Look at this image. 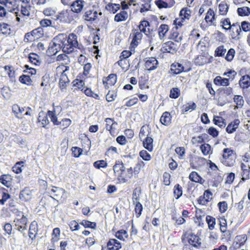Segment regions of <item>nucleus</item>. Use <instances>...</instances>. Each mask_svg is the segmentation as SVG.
Wrapping results in <instances>:
<instances>
[{
	"label": "nucleus",
	"instance_id": "obj_1",
	"mask_svg": "<svg viewBox=\"0 0 250 250\" xmlns=\"http://www.w3.org/2000/svg\"><path fill=\"white\" fill-rule=\"evenodd\" d=\"M67 39V36L66 34L62 33L58 34L53 39V44L51 46V49H53V51L55 50L56 53L62 49L63 52H64L66 42H68Z\"/></svg>",
	"mask_w": 250,
	"mask_h": 250
},
{
	"label": "nucleus",
	"instance_id": "obj_2",
	"mask_svg": "<svg viewBox=\"0 0 250 250\" xmlns=\"http://www.w3.org/2000/svg\"><path fill=\"white\" fill-rule=\"evenodd\" d=\"M67 41H68V42H66L64 53H70L72 52L74 50V48L78 47L79 49L80 48L78 46L77 36L75 34L73 33L70 34L67 36Z\"/></svg>",
	"mask_w": 250,
	"mask_h": 250
},
{
	"label": "nucleus",
	"instance_id": "obj_3",
	"mask_svg": "<svg viewBox=\"0 0 250 250\" xmlns=\"http://www.w3.org/2000/svg\"><path fill=\"white\" fill-rule=\"evenodd\" d=\"M180 45V43L168 41L163 44L162 50L164 52H167L174 54L177 51Z\"/></svg>",
	"mask_w": 250,
	"mask_h": 250
},
{
	"label": "nucleus",
	"instance_id": "obj_4",
	"mask_svg": "<svg viewBox=\"0 0 250 250\" xmlns=\"http://www.w3.org/2000/svg\"><path fill=\"white\" fill-rule=\"evenodd\" d=\"M83 2L84 1L83 0H76L73 1L70 4L71 9L70 11L71 13L72 14L73 13H80L83 9Z\"/></svg>",
	"mask_w": 250,
	"mask_h": 250
},
{
	"label": "nucleus",
	"instance_id": "obj_5",
	"mask_svg": "<svg viewBox=\"0 0 250 250\" xmlns=\"http://www.w3.org/2000/svg\"><path fill=\"white\" fill-rule=\"evenodd\" d=\"M158 61L156 58L153 57L149 58L146 62L145 68L148 71L155 69L157 67Z\"/></svg>",
	"mask_w": 250,
	"mask_h": 250
},
{
	"label": "nucleus",
	"instance_id": "obj_6",
	"mask_svg": "<svg viewBox=\"0 0 250 250\" xmlns=\"http://www.w3.org/2000/svg\"><path fill=\"white\" fill-rule=\"evenodd\" d=\"M231 29H232V38L235 40H239L241 37L240 32H241V28L239 24L237 22L233 23L232 24Z\"/></svg>",
	"mask_w": 250,
	"mask_h": 250
},
{
	"label": "nucleus",
	"instance_id": "obj_7",
	"mask_svg": "<svg viewBox=\"0 0 250 250\" xmlns=\"http://www.w3.org/2000/svg\"><path fill=\"white\" fill-rule=\"evenodd\" d=\"M71 14L70 10H63L57 16L56 19L59 20L61 22H70L71 20L68 17Z\"/></svg>",
	"mask_w": 250,
	"mask_h": 250
},
{
	"label": "nucleus",
	"instance_id": "obj_8",
	"mask_svg": "<svg viewBox=\"0 0 250 250\" xmlns=\"http://www.w3.org/2000/svg\"><path fill=\"white\" fill-rule=\"evenodd\" d=\"M149 22L146 21H141L140 24L138 26L140 31L144 32L146 36H148V34H151V32L153 31L152 29L150 30L149 28Z\"/></svg>",
	"mask_w": 250,
	"mask_h": 250
},
{
	"label": "nucleus",
	"instance_id": "obj_9",
	"mask_svg": "<svg viewBox=\"0 0 250 250\" xmlns=\"http://www.w3.org/2000/svg\"><path fill=\"white\" fill-rule=\"evenodd\" d=\"M97 12L96 11L89 10L85 12L83 16V19L87 21H95L97 18Z\"/></svg>",
	"mask_w": 250,
	"mask_h": 250
},
{
	"label": "nucleus",
	"instance_id": "obj_10",
	"mask_svg": "<svg viewBox=\"0 0 250 250\" xmlns=\"http://www.w3.org/2000/svg\"><path fill=\"white\" fill-rule=\"evenodd\" d=\"M108 250H119L122 247L120 242L115 239H110L107 243Z\"/></svg>",
	"mask_w": 250,
	"mask_h": 250
},
{
	"label": "nucleus",
	"instance_id": "obj_11",
	"mask_svg": "<svg viewBox=\"0 0 250 250\" xmlns=\"http://www.w3.org/2000/svg\"><path fill=\"white\" fill-rule=\"evenodd\" d=\"M240 123L239 119H235L228 125L226 129V131L229 134L233 133L238 127Z\"/></svg>",
	"mask_w": 250,
	"mask_h": 250
},
{
	"label": "nucleus",
	"instance_id": "obj_12",
	"mask_svg": "<svg viewBox=\"0 0 250 250\" xmlns=\"http://www.w3.org/2000/svg\"><path fill=\"white\" fill-rule=\"evenodd\" d=\"M223 158L221 159L222 163L227 166H230L231 165L229 163L227 159L231 156L232 150L228 148H226L223 149Z\"/></svg>",
	"mask_w": 250,
	"mask_h": 250
},
{
	"label": "nucleus",
	"instance_id": "obj_13",
	"mask_svg": "<svg viewBox=\"0 0 250 250\" xmlns=\"http://www.w3.org/2000/svg\"><path fill=\"white\" fill-rule=\"evenodd\" d=\"M69 80L67 77L66 73L64 72H62V74L60 76V81H59V85L60 88L62 89H65L69 83Z\"/></svg>",
	"mask_w": 250,
	"mask_h": 250
},
{
	"label": "nucleus",
	"instance_id": "obj_14",
	"mask_svg": "<svg viewBox=\"0 0 250 250\" xmlns=\"http://www.w3.org/2000/svg\"><path fill=\"white\" fill-rule=\"evenodd\" d=\"M170 70L174 75H176L184 71V67L181 63L175 62L171 65Z\"/></svg>",
	"mask_w": 250,
	"mask_h": 250
},
{
	"label": "nucleus",
	"instance_id": "obj_15",
	"mask_svg": "<svg viewBox=\"0 0 250 250\" xmlns=\"http://www.w3.org/2000/svg\"><path fill=\"white\" fill-rule=\"evenodd\" d=\"M177 29V26H175L172 29L169 38L173 40L175 42L180 43L182 39V37L179 36Z\"/></svg>",
	"mask_w": 250,
	"mask_h": 250
},
{
	"label": "nucleus",
	"instance_id": "obj_16",
	"mask_svg": "<svg viewBox=\"0 0 250 250\" xmlns=\"http://www.w3.org/2000/svg\"><path fill=\"white\" fill-rule=\"evenodd\" d=\"M171 116L168 112L166 111L163 113L160 118V121L164 125L167 126L171 123Z\"/></svg>",
	"mask_w": 250,
	"mask_h": 250
},
{
	"label": "nucleus",
	"instance_id": "obj_17",
	"mask_svg": "<svg viewBox=\"0 0 250 250\" xmlns=\"http://www.w3.org/2000/svg\"><path fill=\"white\" fill-rule=\"evenodd\" d=\"M200 240V238L198 236L191 234L190 235V237L188 238V241L190 245L197 248L201 245Z\"/></svg>",
	"mask_w": 250,
	"mask_h": 250
},
{
	"label": "nucleus",
	"instance_id": "obj_18",
	"mask_svg": "<svg viewBox=\"0 0 250 250\" xmlns=\"http://www.w3.org/2000/svg\"><path fill=\"white\" fill-rule=\"evenodd\" d=\"M12 179L11 175L8 174L0 176V182L7 188L11 186Z\"/></svg>",
	"mask_w": 250,
	"mask_h": 250
},
{
	"label": "nucleus",
	"instance_id": "obj_19",
	"mask_svg": "<svg viewBox=\"0 0 250 250\" xmlns=\"http://www.w3.org/2000/svg\"><path fill=\"white\" fill-rule=\"evenodd\" d=\"M239 84L243 88H248L250 85V76L248 75L242 76L239 81Z\"/></svg>",
	"mask_w": 250,
	"mask_h": 250
},
{
	"label": "nucleus",
	"instance_id": "obj_20",
	"mask_svg": "<svg viewBox=\"0 0 250 250\" xmlns=\"http://www.w3.org/2000/svg\"><path fill=\"white\" fill-rule=\"evenodd\" d=\"M128 18L127 12L123 10L117 14L114 17V21L117 22L125 21Z\"/></svg>",
	"mask_w": 250,
	"mask_h": 250
},
{
	"label": "nucleus",
	"instance_id": "obj_21",
	"mask_svg": "<svg viewBox=\"0 0 250 250\" xmlns=\"http://www.w3.org/2000/svg\"><path fill=\"white\" fill-rule=\"evenodd\" d=\"M28 58L29 61L36 65H39L41 63L40 57L37 54L31 53L29 54Z\"/></svg>",
	"mask_w": 250,
	"mask_h": 250
},
{
	"label": "nucleus",
	"instance_id": "obj_22",
	"mask_svg": "<svg viewBox=\"0 0 250 250\" xmlns=\"http://www.w3.org/2000/svg\"><path fill=\"white\" fill-rule=\"evenodd\" d=\"M120 5L119 4L109 3L106 6V9L110 12H112L113 14L115 13L118 10L120 9Z\"/></svg>",
	"mask_w": 250,
	"mask_h": 250
},
{
	"label": "nucleus",
	"instance_id": "obj_23",
	"mask_svg": "<svg viewBox=\"0 0 250 250\" xmlns=\"http://www.w3.org/2000/svg\"><path fill=\"white\" fill-rule=\"evenodd\" d=\"M153 139L151 137L147 136L143 141L144 146L148 150L151 151L153 148Z\"/></svg>",
	"mask_w": 250,
	"mask_h": 250
},
{
	"label": "nucleus",
	"instance_id": "obj_24",
	"mask_svg": "<svg viewBox=\"0 0 250 250\" xmlns=\"http://www.w3.org/2000/svg\"><path fill=\"white\" fill-rule=\"evenodd\" d=\"M168 26L167 24H162L159 28L158 34L159 37L162 39L165 36L166 34L168 31Z\"/></svg>",
	"mask_w": 250,
	"mask_h": 250
},
{
	"label": "nucleus",
	"instance_id": "obj_25",
	"mask_svg": "<svg viewBox=\"0 0 250 250\" xmlns=\"http://www.w3.org/2000/svg\"><path fill=\"white\" fill-rule=\"evenodd\" d=\"M31 8V6L28 3L23 4L21 6V12L23 16L29 17Z\"/></svg>",
	"mask_w": 250,
	"mask_h": 250
},
{
	"label": "nucleus",
	"instance_id": "obj_26",
	"mask_svg": "<svg viewBox=\"0 0 250 250\" xmlns=\"http://www.w3.org/2000/svg\"><path fill=\"white\" fill-rule=\"evenodd\" d=\"M115 236L121 240H125L128 236L127 231L124 229H121L117 231L115 234Z\"/></svg>",
	"mask_w": 250,
	"mask_h": 250
},
{
	"label": "nucleus",
	"instance_id": "obj_27",
	"mask_svg": "<svg viewBox=\"0 0 250 250\" xmlns=\"http://www.w3.org/2000/svg\"><path fill=\"white\" fill-rule=\"evenodd\" d=\"M237 11L240 16H248L250 14V8L246 6L239 7L238 8Z\"/></svg>",
	"mask_w": 250,
	"mask_h": 250
},
{
	"label": "nucleus",
	"instance_id": "obj_28",
	"mask_svg": "<svg viewBox=\"0 0 250 250\" xmlns=\"http://www.w3.org/2000/svg\"><path fill=\"white\" fill-rule=\"evenodd\" d=\"M218 7L220 14L225 15L227 14L229 9V5L225 1L221 2Z\"/></svg>",
	"mask_w": 250,
	"mask_h": 250
},
{
	"label": "nucleus",
	"instance_id": "obj_29",
	"mask_svg": "<svg viewBox=\"0 0 250 250\" xmlns=\"http://www.w3.org/2000/svg\"><path fill=\"white\" fill-rule=\"evenodd\" d=\"M173 193L176 196V199H178L183 194V190L182 187L179 184H176L174 187Z\"/></svg>",
	"mask_w": 250,
	"mask_h": 250
},
{
	"label": "nucleus",
	"instance_id": "obj_30",
	"mask_svg": "<svg viewBox=\"0 0 250 250\" xmlns=\"http://www.w3.org/2000/svg\"><path fill=\"white\" fill-rule=\"evenodd\" d=\"M191 11L187 7L181 9L180 12L179 16L182 17L183 20L185 19H188L190 16Z\"/></svg>",
	"mask_w": 250,
	"mask_h": 250
},
{
	"label": "nucleus",
	"instance_id": "obj_31",
	"mask_svg": "<svg viewBox=\"0 0 250 250\" xmlns=\"http://www.w3.org/2000/svg\"><path fill=\"white\" fill-rule=\"evenodd\" d=\"M19 81L23 84L27 85H32V80L29 76L26 75H22L19 77Z\"/></svg>",
	"mask_w": 250,
	"mask_h": 250
},
{
	"label": "nucleus",
	"instance_id": "obj_32",
	"mask_svg": "<svg viewBox=\"0 0 250 250\" xmlns=\"http://www.w3.org/2000/svg\"><path fill=\"white\" fill-rule=\"evenodd\" d=\"M213 122L215 125H218L221 128L225 127L226 125L223 118L220 116L214 117Z\"/></svg>",
	"mask_w": 250,
	"mask_h": 250
},
{
	"label": "nucleus",
	"instance_id": "obj_33",
	"mask_svg": "<svg viewBox=\"0 0 250 250\" xmlns=\"http://www.w3.org/2000/svg\"><path fill=\"white\" fill-rule=\"evenodd\" d=\"M206 221L208 224V229L210 230L213 229L215 225V218L210 215H207L206 217Z\"/></svg>",
	"mask_w": 250,
	"mask_h": 250
},
{
	"label": "nucleus",
	"instance_id": "obj_34",
	"mask_svg": "<svg viewBox=\"0 0 250 250\" xmlns=\"http://www.w3.org/2000/svg\"><path fill=\"white\" fill-rule=\"evenodd\" d=\"M21 217V218H17L14 220L15 226H26L27 223V218L24 215H22Z\"/></svg>",
	"mask_w": 250,
	"mask_h": 250
},
{
	"label": "nucleus",
	"instance_id": "obj_35",
	"mask_svg": "<svg viewBox=\"0 0 250 250\" xmlns=\"http://www.w3.org/2000/svg\"><path fill=\"white\" fill-rule=\"evenodd\" d=\"M31 191L28 188H25L24 189L21 190L19 195L20 199H27L30 198L31 195Z\"/></svg>",
	"mask_w": 250,
	"mask_h": 250
},
{
	"label": "nucleus",
	"instance_id": "obj_36",
	"mask_svg": "<svg viewBox=\"0 0 250 250\" xmlns=\"http://www.w3.org/2000/svg\"><path fill=\"white\" fill-rule=\"evenodd\" d=\"M8 26L9 25L5 23H0V30L2 34L4 35L10 34V28Z\"/></svg>",
	"mask_w": 250,
	"mask_h": 250
},
{
	"label": "nucleus",
	"instance_id": "obj_37",
	"mask_svg": "<svg viewBox=\"0 0 250 250\" xmlns=\"http://www.w3.org/2000/svg\"><path fill=\"white\" fill-rule=\"evenodd\" d=\"M141 193L140 188H136L134 189L132 194V201L133 203L139 202V195Z\"/></svg>",
	"mask_w": 250,
	"mask_h": 250
},
{
	"label": "nucleus",
	"instance_id": "obj_38",
	"mask_svg": "<svg viewBox=\"0 0 250 250\" xmlns=\"http://www.w3.org/2000/svg\"><path fill=\"white\" fill-rule=\"evenodd\" d=\"M180 95V91L177 87L172 88L170 91L169 97L172 99L177 98Z\"/></svg>",
	"mask_w": 250,
	"mask_h": 250
},
{
	"label": "nucleus",
	"instance_id": "obj_39",
	"mask_svg": "<svg viewBox=\"0 0 250 250\" xmlns=\"http://www.w3.org/2000/svg\"><path fill=\"white\" fill-rule=\"evenodd\" d=\"M94 167L98 169L106 167L107 166L106 162L104 160H98L93 163Z\"/></svg>",
	"mask_w": 250,
	"mask_h": 250
},
{
	"label": "nucleus",
	"instance_id": "obj_40",
	"mask_svg": "<svg viewBox=\"0 0 250 250\" xmlns=\"http://www.w3.org/2000/svg\"><path fill=\"white\" fill-rule=\"evenodd\" d=\"M207 62V59L204 56H198L195 59V63L198 65H202Z\"/></svg>",
	"mask_w": 250,
	"mask_h": 250
},
{
	"label": "nucleus",
	"instance_id": "obj_41",
	"mask_svg": "<svg viewBox=\"0 0 250 250\" xmlns=\"http://www.w3.org/2000/svg\"><path fill=\"white\" fill-rule=\"evenodd\" d=\"M221 23L222 24V26L224 29H231L232 25H231L230 20L229 18L222 20L221 21Z\"/></svg>",
	"mask_w": 250,
	"mask_h": 250
},
{
	"label": "nucleus",
	"instance_id": "obj_42",
	"mask_svg": "<svg viewBox=\"0 0 250 250\" xmlns=\"http://www.w3.org/2000/svg\"><path fill=\"white\" fill-rule=\"evenodd\" d=\"M233 100L238 107H242L244 104V101L243 97L240 95H235Z\"/></svg>",
	"mask_w": 250,
	"mask_h": 250
},
{
	"label": "nucleus",
	"instance_id": "obj_43",
	"mask_svg": "<svg viewBox=\"0 0 250 250\" xmlns=\"http://www.w3.org/2000/svg\"><path fill=\"white\" fill-rule=\"evenodd\" d=\"M135 205V211L137 214L136 216L137 218L139 217L142 213L143 210V206L140 202L137 203H133Z\"/></svg>",
	"mask_w": 250,
	"mask_h": 250
},
{
	"label": "nucleus",
	"instance_id": "obj_44",
	"mask_svg": "<svg viewBox=\"0 0 250 250\" xmlns=\"http://www.w3.org/2000/svg\"><path fill=\"white\" fill-rule=\"evenodd\" d=\"M48 115L50 117L51 122H52L54 125H58L61 123V122H60L58 121L56 115L53 113V111L50 110L48 111Z\"/></svg>",
	"mask_w": 250,
	"mask_h": 250
},
{
	"label": "nucleus",
	"instance_id": "obj_45",
	"mask_svg": "<svg viewBox=\"0 0 250 250\" xmlns=\"http://www.w3.org/2000/svg\"><path fill=\"white\" fill-rule=\"evenodd\" d=\"M201 150L202 153L205 155H207L209 154V151L211 148L210 146L208 144H204L200 146Z\"/></svg>",
	"mask_w": 250,
	"mask_h": 250
},
{
	"label": "nucleus",
	"instance_id": "obj_46",
	"mask_svg": "<svg viewBox=\"0 0 250 250\" xmlns=\"http://www.w3.org/2000/svg\"><path fill=\"white\" fill-rule=\"evenodd\" d=\"M226 52V49L224 48L223 45L218 47L215 51V54L216 56H223Z\"/></svg>",
	"mask_w": 250,
	"mask_h": 250
},
{
	"label": "nucleus",
	"instance_id": "obj_47",
	"mask_svg": "<svg viewBox=\"0 0 250 250\" xmlns=\"http://www.w3.org/2000/svg\"><path fill=\"white\" fill-rule=\"evenodd\" d=\"M145 166L144 162L141 160H138L136 167L134 168V172L135 174H138L142 167H143Z\"/></svg>",
	"mask_w": 250,
	"mask_h": 250
},
{
	"label": "nucleus",
	"instance_id": "obj_48",
	"mask_svg": "<svg viewBox=\"0 0 250 250\" xmlns=\"http://www.w3.org/2000/svg\"><path fill=\"white\" fill-rule=\"evenodd\" d=\"M235 50L233 48H230L229 51H228V53L225 57V59L228 61H231L233 59V57L234 56L235 54Z\"/></svg>",
	"mask_w": 250,
	"mask_h": 250
},
{
	"label": "nucleus",
	"instance_id": "obj_49",
	"mask_svg": "<svg viewBox=\"0 0 250 250\" xmlns=\"http://www.w3.org/2000/svg\"><path fill=\"white\" fill-rule=\"evenodd\" d=\"M107 80L110 85H114L117 81V76L115 74H110L107 78Z\"/></svg>",
	"mask_w": 250,
	"mask_h": 250
},
{
	"label": "nucleus",
	"instance_id": "obj_50",
	"mask_svg": "<svg viewBox=\"0 0 250 250\" xmlns=\"http://www.w3.org/2000/svg\"><path fill=\"white\" fill-rule=\"evenodd\" d=\"M12 111L17 118L19 119L22 118V116H20V107L18 104H14L12 106Z\"/></svg>",
	"mask_w": 250,
	"mask_h": 250
},
{
	"label": "nucleus",
	"instance_id": "obj_51",
	"mask_svg": "<svg viewBox=\"0 0 250 250\" xmlns=\"http://www.w3.org/2000/svg\"><path fill=\"white\" fill-rule=\"evenodd\" d=\"M23 162L22 161L17 162L15 166L13 167V171L17 173H20L22 171L21 167V164H23Z\"/></svg>",
	"mask_w": 250,
	"mask_h": 250
},
{
	"label": "nucleus",
	"instance_id": "obj_52",
	"mask_svg": "<svg viewBox=\"0 0 250 250\" xmlns=\"http://www.w3.org/2000/svg\"><path fill=\"white\" fill-rule=\"evenodd\" d=\"M140 157L145 161H149L151 159L150 155L146 150H142L140 152Z\"/></svg>",
	"mask_w": 250,
	"mask_h": 250
},
{
	"label": "nucleus",
	"instance_id": "obj_53",
	"mask_svg": "<svg viewBox=\"0 0 250 250\" xmlns=\"http://www.w3.org/2000/svg\"><path fill=\"white\" fill-rule=\"evenodd\" d=\"M105 122L106 123H108L109 124H111V125L109 127V128H112V132L114 131V130L116 129L115 126L117 125V123L115 121H114L113 119L111 118H106L105 120Z\"/></svg>",
	"mask_w": 250,
	"mask_h": 250
},
{
	"label": "nucleus",
	"instance_id": "obj_54",
	"mask_svg": "<svg viewBox=\"0 0 250 250\" xmlns=\"http://www.w3.org/2000/svg\"><path fill=\"white\" fill-rule=\"evenodd\" d=\"M155 4L159 8H166L168 7V3L163 0H156L155 1Z\"/></svg>",
	"mask_w": 250,
	"mask_h": 250
},
{
	"label": "nucleus",
	"instance_id": "obj_55",
	"mask_svg": "<svg viewBox=\"0 0 250 250\" xmlns=\"http://www.w3.org/2000/svg\"><path fill=\"white\" fill-rule=\"evenodd\" d=\"M208 133L213 137H217L219 134L218 131L213 127H210L208 129Z\"/></svg>",
	"mask_w": 250,
	"mask_h": 250
},
{
	"label": "nucleus",
	"instance_id": "obj_56",
	"mask_svg": "<svg viewBox=\"0 0 250 250\" xmlns=\"http://www.w3.org/2000/svg\"><path fill=\"white\" fill-rule=\"evenodd\" d=\"M218 206L221 212H224L228 208L227 203L225 201L220 202Z\"/></svg>",
	"mask_w": 250,
	"mask_h": 250
},
{
	"label": "nucleus",
	"instance_id": "obj_57",
	"mask_svg": "<svg viewBox=\"0 0 250 250\" xmlns=\"http://www.w3.org/2000/svg\"><path fill=\"white\" fill-rule=\"evenodd\" d=\"M163 182L164 184L166 186L169 185L170 183V175L167 172H165L163 176Z\"/></svg>",
	"mask_w": 250,
	"mask_h": 250
},
{
	"label": "nucleus",
	"instance_id": "obj_58",
	"mask_svg": "<svg viewBox=\"0 0 250 250\" xmlns=\"http://www.w3.org/2000/svg\"><path fill=\"white\" fill-rule=\"evenodd\" d=\"M142 33L139 32H136L134 34V36L132 39L131 44H134L135 45H137V44L135 43V42H137V40H140L142 39Z\"/></svg>",
	"mask_w": 250,
	"mask_h": 250
},
{
	"label": "nucleus",
	"instance_id": "obj_59",
	"mask_svg": "<svg viewBox=\"0 0 250 250\" xmlns=\"http://www.w3.org/2000/svg\"><path fill=\"white\" fill-rule=\"evenodd\" d=\"M241 28L245 32L250 30V23L246 21H243L241 22Z\"/></svg>",
	"mask_w": 250,
	"mask_h": 250
},
{
	"label": "nucleus",
	"instance_id": "obj_60",
	"mask_svg": "<svg viewBox=\"0 0 250 250\" xmlns=\"http://www.w3.org/2000/svg\"><path fill=\"white\" fill-rule=\"evenodd\" d=\"M69 225L70 226V229L72 231L77 230L79 229V225L75 220L71 221Z\"/></svg>",
	"mask_w": 250,
	"mask_h": 250
},
{
	"label": "nucleus",
	"instance_id": "obj_61",
	"mask_svg": "<svg viewBox=\"0 0 250 250\" xmlns=\"http://www.w3.org/2000/svg\"><path fill=\"white\" fill-rule=\"evenodd\" d=\"M199 175L196 171L191 172L189 175V179L194 182L197 183Z\"/></svg>",
	"mask_w": 250,
	"mask_h": 250
},
{
	"label": "nucleus",
	"instance_id": "obj_62",
	"mask_svg": "<svg viewBox=\"0 0 250 250\" xmlns=\"http://www.w3.org/2000/svg\"><path fill=\"white\" fill-rule=\"evenodd\" d=\"M72 150L75 157H79L83 152V150L78 147H72Z\"/></svg>",
	"mask_w": 250,
	"mask_h": 250
},
{
	"label": "nucleus",
	"instance_id": "obj_63",
	"mask_svg": "<svg viewBox=\"0 0 250 250\" xmlns=\"http://www.w3.org/2000/svg\"><path fill=\"white\" fill-rule=\"evenodd\" d=\"M219 90L220 92H223L224 94L228 96L230 95L232 93V89L230 87L221 88L219 89Z\"/></svg>",
	"mask_w": 250,
	"mask_h": 250
},
{
	"label": "nucleus",
	"instance_id": "obj_64",
	"mask_svg": "<svg viewBox=\"0 0 250 250\" xmlns=\"http://www.w3.org/2000/svg\"><path fill=\"white\" fill-rule=\"evenodd\" d=\"M196 108V105L194 103H192L191 104L185 105L183 106V110L187 112L190 109L194 110Z\"/></svg>",
	"mask_w": 250,
	"mask_h": 250
}]
</instances>
